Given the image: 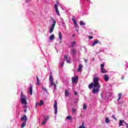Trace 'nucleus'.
Returning <instances> with one entry per match:
<instances>
[{"label":"nucleus","mask_w":128,"mask_h":128,"mask_svg":"<svg viewBox=\"0 0 128 128\" xmlns=\"http://www.w3.org/2000/svg\"><path fill=\"white\" fill-rule=\"evenodd\" d=\"M100 80V78L97 77H94L93 79V82H92L88 85V88L90 90H92V92L94 94H98L100 92V84H98V80Z\"/></svg>","instance_id":"obj_1"},{"label":"nucleus","mask_w":128,"mask_h":128,"mask_svg":"<svg viewBox=\"0 0 128 128\" xmlns=\"http://www.w3.org/2000/svg\"><path fill=\"white\" fill-rule=\"evenodd\" d=\"M49 80L50 82V84L52 86H54V89L56 90V84L54 82V77L52 76H50Z\"/></svg>","instance_id":"obj_2"},{"label":"nucleus","mask_w":128,"mask_h":128,"mask_svg":"<svg viewBox=\"0 0 128 128\" xmlns=\"http://www.w3.org/2000/svg\"><path fill=\"white\" fill-rule=\"evenodd\" d=\"M72 20L74 22V26L76 28V30L78 32V22H76V17L74 16H73L72 18Z\"/></svg>","instance_id":"obj_3"},{"label":"nucleus","mask_w":128,"mask_h":128,"mask_svg":"<svg viewBox=\"0 0 128 128\" xmlns=\"http://www.w3.org/2000/svg\"><path fill=\"white\" fill-rule=\"evenodd\" d=\"M26 96H24V94H22V93L20 100L22 104H28V102H26Z\"/></svg>","instance_id":"obj_4"},{"label":"nucleus","mask_w":128,"mask_h":128,"mask_svg":"<svg viewBox=\"0 0 128 128\" xmlns=\"http://www.w3.org/2000/svg\"><path fill=\"white\" fill-rule=\"evenodd\" d=\"M52 20L53 21V24L52 25V27L50 29V34H52V32H54V26H56V21L54 19L52 18Z\"/></svg>","instance_id":"obj_5"},{"label":"nucleus","mask_w":128,"mask_h":128,"mask_svg":"<svg viewBox=\"0 0 128 128\" xmlns=\"http://www.w3.org/2000/svg\"><path fill=\"white\" fill-rule=\"evenodd\" d=\"M100 72L102 74H106L108 72V71L104 70V64H100Z\"/></svg>","instance_id":"obj_6"},{"label":"nucleus","mask_w":128,"mask_h":128,"mask_svg":"<svg viewBox=\"0 0 128 128\" xmlns=\"http://www.w3.org/2000/svg\"><path fill=\"white\" fill-rule=\"evenodd\" d=\"M54 114H58V102L56 100L54 102Z\"/></svg>","instance_id":"obj_7"},{"label":"nucleus","mask_w":128,"mask_h":128,"mask_svg":"<svg viewBox=\"0 0 128 128\" xmlns=\"http://www.w3.org/2000/svg\"><path fill=\"white\" fill-rule=\"evenodd\" d=\"M72 84H78V76H76V78L72 77Z\"/></svg>","instance_id":"obj_8"},{"label":"nucleus","mask_w":128,"mask_h":128,"mask_svg":"<svg viewBox=\"0 0 128 128\" xmlns=\"http://www.w3.org/2000/svg\"><path fill=\"white\" fill-rule=\"evenodd\" d=\"M54 8L56 10V14H58V16H60V12L58 11V4H54Z\"/></svg>","instance_id":"obj_9"},{"label":"nucleus","mask_w":128,"mask_h":128,"mask_svg":"<svg viewBox=\"0 0 128 128\" xmlns=\"http://www.w3.org/2000/svg\"><path fill=\"white\" fill-rule=\"evenodd\" d=\"M29 94L30 96L32 95V84H30V87L29 88Z\"/></svg>","instance_id":"obj_10"},{"label":"nucleus","mask_w":128,"mask_h":128,"mask_svg":"<svg viewBox=\"0 0 128 128\" xmlns=\"http://www.w3.org/2000/svg\"><path fill=\"white\" fill-rule=\"evenodd\" d=\"M71 54H72L73 56H76V50L74 48H72L71 50Z\"/></svg>","instance_id":"obj_11"},{"label":"nucleus","mask_w":128,"mask_h":128,"mask_svg":"<svg viewBox=\"0 0 128 128\" xmlns=\"http://www.w3.org/2000/svg\"><path fill=\"white\" fill-rule=\"evenodd\" d=\"M104 78V80H105V82H108V80H110V77H108V75L105 74Z\"/></svg>","instance_id":"obj_12"},{"label":"nucleus","mask_w":128,"mask_h":128,"mask_svg":"<svg viewBox=\"0 0 128 128\" xmlns=\"http://www.w3.org/2000/svg\"><path fill=\"white\" fill-rule=\"evenodd\" d=\"M24 120H26H26H28V118L26 117V115H24L23 116V117L21 118L22 122Z\"/></svg>","instance_id":"obj_13"},{"label":"nucleus","mask_w":128,"mask_h":128,"mask_svg":"<svg viewBox=\"0 0 128 128\" xmlns=\"http://www.w3.org/2000/svg\"><path fill=\"white\" fill-rule=\"evenodd\" d=\"M82 64H80L78 69V72H80V70L82 68Z\"/></svg>","instance_id":"obj_14"},{"label":"nucleus","mask_w":128,"mask_h":128,"mask_svg":"<svg viewBox=\"0 0 128 128\" xmlns=\"http://www.w3.org/2000/svg\"><path fill=\"white\" fill-rule=\"evenodd\" d=\"M96 44H98V40H94V42L92 44V46H94Z\"/></svg>","instance_id":"obj_15"},{"label":"nucleus","mask_w":128,"mask_h":128,"mask_svg":"<svg viewBox=\"0 0 128 128\" xmlns=\"http://www.w3.org/2000/svg\"><path fill=\"white\" fill-rule=\"evenodd\" d=\"M70 96V93L68 92V90H65V96Z\"/></svg>","instance_id":"obj_16"},{"label":"nucleus","mask_w":128,"mask_h":128,"mask_svg":"<svg viewBox=\"0 0 128 128\" xmlns=\"http://www.w3.org/2000/svg\"><path fill=\"white\" fill-rule=\"evenodd\" d=\"M50 118V116L47 115L45 118H44V120L45 122H48V120Z\"/></svg>","instance_id":"obj_17"},{"label":"nucleus","mask_w":128,"mask_h":128,"mask_svg":"<svg viewBox=\"0 0 128 128\" xmlns=\"http://www.w3.org/2000/svg\"><path fill=\"white\" fill-rule=\"evenodd\" d=\"M54 34L51 35L50 37V40H54Z\"/></svg>","instance_id":"obj_18"},{"label":"nucleus","mask_w":128,"mask_h":128,"mask_svg":"<svg viewBox=\"0 0 128 128\" xmlns=\"http://www.w3.org/2000/svg\"><path fill=\"white\" fill-rule=\"evenodd\" d=\"M36 78L37 84L38 86H40V79L38 78V76H36Z\"/></svg>","instance_id":"obj_19"},{"label":"nucleus","mask_w":128,"mask_h":128,"mask_svg":"<svg viewBox=\"0 0 128 128\" xmlns=\"http://www.w3.org/2000/svg\"><path fill=\"white\" fill-rule=\"evenodd\" d=\"M58 34H59V38L60 40H62V32H59Z\"/></svg>","instance_id":"obj_20"},{"label":"nucleus","mask_w":128,"mask_h":128,"mask_svg":"<svg viewBox=\"0 0 128 128\" xmlns=\"http://www.w3.org/2000/svg\"><path fill=\"white\" fill-rule=\"evenodd\" d=\"M105 122H106V124H110V119L108 118V117L106 118Z\"/></svg>","instance_id":"obj_21"},{"label":"nucleus","mask_w":128,"mask_h":128,"mask_svg":"<svg viewBox=\"0 0 128 128\" xmlns=\"http://www.w3.org/2000/svg\"><path fill=\"white\" fill-rule=\"evenodd\" d=\"M118 96V100H120V98H122V94L119 93Z\"/></svg>","instance_id":"obj_22"},{"label":"nucleus","mask_w":128,"mask_h":128,"mask_svg":"<svg viewBox=\"0 0 128 128\" xmlns=\"http://www.w3.org/2000/svg\"><path fill=\"white\" fill-rule=\"evenodd\" d=\"M76 46V42H73L72 43V48H74Z\"/></svg>","instance_id":"obj_23"},{"label":"nucleus","mask_w":128,"mask_h":128,"mask_svg":"<svg viewBox=\"0 0 128 128\" xmlns=\"http://www.w3.org/2000/svg\"><path fill=\"white\" fill-rule=\"evenodd\" d=\"M26 122H24L22 124V128H24L26 126Z\"/></svg>","instance_id":"obj_24"},{"label":"nucleus","mask_w":128,"mask_h":128,"mask_svg":"<svg viewBox=\"0 0 128 128\" xmlns=\"http://www.w3.org/2000/svg\"><path fill=\"white\" fill-rule=\"evenodd\" d=\"M124 126V124H122V120H120L119 122V126Z\"/></svg>","instance_id":"obj_25"},{"label":"nucleus","mask_w":128,"mask_h":128,"mask_svg":"<svg viewBox=\"0 0 128 128\" xmlns=\"http://www.w3.org/2000/svg\"><path fill=\"white\" fill-rule=\"evenodd\" d=\"M80 26H86V24L84 22V21L80 22Z\"/></svg>","instance_id":"obj_26"},{"label":"nucleus","mask_w":128,"mask_h":128,"mask_svg":"<svg viewBox=\"0 0 128 128\" xmlns=\"http://www.w3.org/2000/svg\"><path fill=\"white\" fill-rule=\"evenodd\" d=\"M44 104V101L42 100H40L39 103V106H42Z\"/></svg>","instance_id":"obj_27"},{"label":"nucleus","mask_w":128,"mask_h":128,"mask_svg":"<svg viewBox=\"0 0 128 128\" xmlns=\"http://www.w3.org/2000/svg\"><path fill=\"white\" fill-rule=\"evenodd\" d=\"M66 118L67 120H72V118L71 116H68Z\"/></svg>","instance_id":"obj_28"},{"label":"nucleus","mask_w":128,"mask_h":128,"mask_svg":"<svg viewBox=\"0 0 128 128\" xmlns=\"http://www.w3.org/2000/svg\"><path fill=\"white\" fill-rule=\"evenodd\" d=\"M42 90H44V92H48V90L46 88L42 87Z\"/></svg>","instance_id":"obj_29"},{"label":"nucleus","mask_w":128,"mask_h":128,"mask_svg":"<svg viewBox=\"0 0 128 128\" xmlns=\"http://www.w3.org/2000/svg\"><path fill=\"white\" fill-rule=\"evenodd\" d=\"M86 108H87L86 104H84L83 105V110H86Z\"/></svg>","instance_id":"obj_30"},{"label":"nucleus","mask_w":128,"mask_h":128,"mask_svg":"<svg viewBox=\"0 0 128 128\" xmlns=\"http://www.w3.org/2000/svg\"><path fill=\"white\" fill-rule=\"evenodd\" d=\"M46 121L45 120H44L41 124L42 126H44V124H46Z\"/></svg>","instance_id":"obj_31"},{"label":"nucleus","mask_w":128,"mask_h":128,"mask_svg":"<svg viewBox=\"0 0 128 128\" xmlns=\"http://www.w3.org/2000/svg\"><path fill=\"white\" fill-rule=\"evenodd\" d=\"M76 112V108H73L72 110V114H74Z\"/></svg>","instance_id":"obj_32"},{"label":"nucleus","mask_w":128,"mask_h":128,"mask_svg":"<svg viewBox=\"0 0 128 128\" xmlns=\"http://www.w3.org/2000/svg\"><path fill=\"white\" fill-rule=\"evenodd\" d=\"M112 118L115 120H118V118H116V116L114 115H112Z\"/></svg>","instance_id":"obj_33"},{"label":"nucleus","mask_w":128,"mask_h":128,"mask_svg":"<svg viewBox=\"0 0 128 128\" xmlns=\"http://www.w3.org/2000/svg\"><path fill=\"white\" fill-rule=\"evenodd\" d=\"M24 104V108H28V104Z\"/></svg>","instance_id":"obj_34"},{"label":"nucleus","mask_w":128,"mask_h":128,"mask_svg":"<svg viewBox=\"0 0 128 128\" xmlns=\"http://www.w3.org/2000/svg\"><path fill=\"white\" fill-rule=\"evenodd\" d=\"M88 38L90 40H92V38H94V36H88Z\"/></svg>","instance_id":"obj_35"},{"label":"nucleus","mask_w":128,"mask_h":128,"mask_svg":"<svg viewBox=\"0 0 128 128\" xmlns=\"http://www.w3.org/2000/svg\"><path fill=\"white\" fill-rule=\"evenodd\" d=\"M66 62L68 64H70V62L68 60H66Z\"/></svg>","instance_id":"obj_36"},{"label":"nucleus","mask_w":128,"mask_h":128,"mask_svg":"<svg viewBox=\"0 0 128 128\" xmlns=\"http://www.w3.org/2000/svg\"><path fill=\"white\" fill-rule=\"evenodd\" d=\"M64 56V58H65V60H68V56L65 55Z\"/></svg>","instance_id":"obj_37"},{"label":"nucleus","mask_w":128,"mask_h":128,"mask_svg":"<svg viewBox=\"0 0 128 128\" xmlns=\"http://www.w3.org/2000/svg\"><path fill=\"white\" fill-rule=\"evenodd\" d=\"M78 128H86V126H80L78 127Z\"/></svg>","instance_id":"obj_38"},{"label":"nucleus","mask_w":128,"mask_h":128,"mask_svg":"<svg viewBox=\"0 0 128 128\" xmlns=\"http://www.w3.org/2000/svg\"><path fill=\"white\" fill-rule=\"evenodd\" d=\"M74 94L75 96H77L78 95V92H74Z\"/></svg>","instance_id":"obj_39"},{"label":"nucleus","mask_w":128,"mask_h":128,"mask_svg":"<svg viewBox=\"0 0 128 128\" xmlns=\"http://www.w3.org/2000/svg\"><path fill=\"white\" fill-rule=\"evenodd\" d=\"M38 102H36V108H38Z\"/></svg>","instance_id":"obj_40"},{"label":"nucleus","mask_w":128,"mask_h":128,"mask_svg":"<svg viewBox=\"0 0 128 128\" xmlns=\"http://www.w3.org/2000/svg\"><path fill=\"white\" fill-rule=\"evenodd\" d=\"M64 64L63 63V62L61 64V68H62V66H64Z\"/></svg>","instance_id":"obj_41"},{"label":"nucleus","mask_w":128,"mask_h":128,"mask_svg":"<svg viewBox=\"0 0 128 128\" xmlns=\"http://www.w3.org/2000/svg\"><path fill=\"white\" fill-rule=\"evenodd\" d=\"M24 112H26V108L24 109Z\"/></svg>","instance_id":"obj_42"},{"label":"nucleus","mask_w":128,"mask_h":128,"mask_svg":"<svg viewBox=\"0 0 128 128\" xmlns=\"http://www.w3.org/2000/svg\"><path fill=\"white\" fill-rule=\"evenodd\" d=\"M56 2L57 4H58L59 2H58V0H56Z\"/></svg>","instance_id":"obj_43"},{"label":"nucleus","mask_w":128,"mask_h":128,"mask_svg":"<svg viewBox=\"0 0 128 128\" xmlns=\"http://www.w3.org/2000/svg\"><path fill=\"white\" fill-rule=\"evenodd\" d=\"M121 78L122 80H124V76H122Z\"/></svg>","instance_id":"obj_44"},{"label":"nucleus","mask_w":128,"mask_h":128,"mask_svg":"<svg viewBox=\"0 0 128 128\" xmlns=\"http://www.w3.org/2000/svg\"><path fill=\"white\" fill-rule=\"evenodd\" d=\"M122 122H124V124H125L126 125V124H127V123H126V122H124V120H123Z\"/></svg>","instance_id":"obj_45"},{"label":"nucleus","mask_w":128,"mask_h":128,"mask_svg":"<svg viewBox=\"0 0 128 128\" xmlns=\"http://www.w3.org/2000/svg\"><path fill=\"white\" fill-rule=\"evenodd\" d=\"M84 122H82V126H84Z\"/></svg>","instance_id":"obj_46"},{"label":"nucleus","mask_w":128,"mask_h":128,"mask_svg":"<svg viewBox=\"0 0 128 128\" xmlns=\"http://www.w3.org/2000/svg\"><path fill=\"white\" fill-rule=\"evenodd\" d=\"M126 128H128V124H126Z\"/></svg>","instance_id":"obj_47"},{"label":"nucleus","mask_w":128,"mask_h":128,"mask_svg":"<svg viewBox=\"0 0 128 128\" xmlns=\"http://www.w3.org/2000/svg\"><path fill=\"white\" fill-rule=\"evenodd\" d=\"M84 62H88V61L86 60H84Z\"/></svg>","instance_id":"obj_48"},{"label":"nucleus","mask_w":128,"mask_h":128,"mask_svg":"<svg viewBox=\"0 0 128 128\" xmlns=\"http://www.w3.org/2000/svg\"><path fill=\"white\" fill-rule=\"evenodd\" d=\"M50 76H52V72H50Z\"/></svg>","instance_id":"obj_49"},{"label":"nucleus","mask_w":128,"mask_h":128,"mask_svg":"<svg viewBox=\"0 0 128 128\" xmlns=\"http://www.w3.org/2000/svg\"><path fill=\"white\" fill-rule=\"evenodd\" d=\"M60 44H62V40H60Z\"/></svg>","instance_id":"obj_50"},{"label":"nucleus","mask_w":128,"mask_h":128,"mask_svg":"<svg viewBox=\"0 0 128 128\" xmlns=\"http://www.w3.org/2000/svg\"><path fill=\"white\" fill-rule=\"evenodd\" d=\"M80 116H82V114H80Z\"/></svg>","instance_id":"obj_51"},{"label":"nucleus","mask_w":128,"mask_h":128,"mask_svg":"<svg viewBox=\"0 0 128 128\" xmlns=\"http://www.w3.org/2000/svg\"><path fill=\"white\" fill-rule=\"evenodd\" d=\"M87 0V2H88V0Z\"/></svg>","instance_id":"obj_52"}]
</instances>
